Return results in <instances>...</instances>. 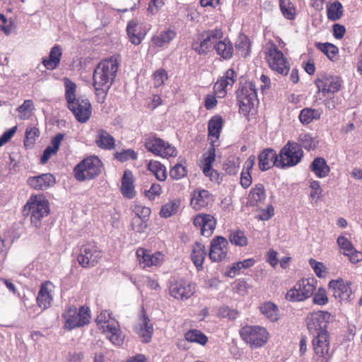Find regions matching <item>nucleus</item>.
I'll use <instances>...</instances> for the list:
<instances>
[{
    "instance_id": "nucleus-45",
    "label": "nucleus",
    "mask_w": 362,
    "mask_h": 362,
    "mask_svg": "<svg viewBox=\"0 0 362 362\" xmlns=\"http://www.w3.org/2000/svg\"><path fill=\"white\" fill-rule=\"evenodd\" d=\"M259 310L264 317L271 322H276L279 318L277 305L270 301L264 303L259 307Z\"/></svg>"
},
{
    "instance_id": "nucleus-35",
    "label": "nucleus",
    "mask_w": 362,
    "mask_h": 362,
    "mask_svg": "<svg viewBox=\"0 0 362 362\" xmlns=\"http://www.w3.org/2000/svg\"><path fill=\"white\" fill-rule=\"evenodd\" d=\"M255 156H250L245 162L243 169L240 174V185L244 189H247L252 184V170L255 165Z\"/></svg>"
},
{
    "instance_id": "nucleus-24",
    "label": "nucleus",
    "mask_w": 362,
    "mask_h": 362,
    "mask_svg": "<svg viewBox=\"0 0 362 362\" xmlns=\"http://www.w3.org/2000/svg\"><path fill=\"white\" fill-rule=\"evenodd\" d=\"M54 288V285L50 281H45L40 285L36 298V302L39 308L46 310L51 306Z\"/></svg>"
},
{
    "instance_id": "nucleus-44",
    "label": "nucleus",
    "mask_w": 362,
    "mask_h": 362,
    "mask_svg": "<svg viewBox=\"0 0 362 362\" xmlns=\"http://www.w3.org/2000/svg\"><path fill=\"white\" fill-rule=\"evenodd\" d=\"M282 16L287 20L293 21L297 16L296 7L291 0H279Z\"/></svg>"
},
{
    "instance_id": "nucleus-40",
    "label": "nucleus",
    "mask_w": 362,
    "mask_h": 362,
    "mask_svg": "<svg viewBox=\"0 0 362 362\" xmlns=\"http://www.w3.org/2000/svg\"><path fill=\"white\" fill-rule=\"evenodd\" d=\"M266 198L265 188L263 184H256L250 191L248 202L252 206H257Z\"/></svg>"
},
{
    "instance_id": "nucleus-39",
    "label": "nucleus",
    "mask_w": 362,
    "mask_h": 362,
    "mask_svg": "<svg viewBox=\"0 0 362 362\" xmlns=\"http://www.w3.org/2000/svg\"><path fill=\"white\" fill-rule=\"evenodd\" d=\"M327 18L330 21H337L344 15V7L341 2L334 1L329 2L326 6Z\"/></svg>"
},
{
    "instance_id": "nucleus-7",
    "label": "nucleus",
    "mask_w": 362,
    "mask_h": 362,
    "mask_svg": "<svg viewBox=\"0 0 362 362\" xmlns=\"http://www.w3.org/2000/svg\"><path fill=\"white\" fill-rule=\"evenodd\" d=\"M103 167V163L98 156H88L74 167V177L79 182L93 180L101 173Z\"/></svg>"
},
{
    "instance_id": "nucleus-60",
    "label": "nucleus",
    "mask_w": 362,
    "mask_h": 362,
    "mask_svg": "<svg viewBox=\"0 0 362 362\" xmlns=\"http://www.w3.org/2000/svg\"><path fill=\"white\" fill-rule=\"evenodd\" d=\"M240 163L238 159H228L223 164V169L228 175H235L239 170Z\"/></svg>"
},
{
    "instance_id": "nucleus-50",
    "label": "nucleus",
    "mask_w": 362,
    "mask_h": 362,
    "mask_svg": "<svg viewBox=\"0 0 362 362\" xmlns=\"http://www.w3.org/2000/svg\"><path fill=\"white\" fill-rule=\"evenodd\" d=\"M298 144L301 148H304L305 150L310 151L316 148L317 141L311 136L310 134L303 133L300 134L298 139Z\"/></svg>"
},
{
    "instance_id": "nucleus-55",
    "label": "nucleus",
    "mask_w": 362,
    "mask_h": 362,
    "mask_svg": "<svg viewBox=\"0 0 362 362\" xmlns=\"http://www.w3.org/2000/svg\"><path fill=\"white\" fill-rule=\"evenodd\" d=\"M257 102H258V100H251L250 98H237L239 111L245 116L250 114Z\"/></svg>"
},
{
    "instance_id": "nucleus-28",
    "label": "nucleus",
    "mask_w": 362,
    "mask_h": 362,
    "mask_svg": "<svg viewBox=\"0 0 362 362\" xmlns=\"http://www.w3.org/2000/svg\"><path fill=\"white\" fill-rule=\"evenodd\" d=\"M100 331L107 336V339L114 345L121 346L123 344L124 337L117 320H111L110 324L106 325Z\"/></svg>"
},
{
    "instance_id": "nucleus-13",
    "label": "nucleus",
    "mask_w": 362,
    "mask_h": 362,
    "mask_svg": "<svg viewBox=\"0 0 362 362\" xmlns=\"http://www.w3.org/2000/svg\"><path fill=\"white\" fill-rule=\"evenodd\" d=\"M331 315L327 311H317L310 313L306 318L308 329L310 334L317 335L328 332L327 326Z\"/></svg>"
},
{
    "instance_id": "nucleus-6",
    "label": "nucleus",
    "mask_w": 362,
    "mask_h": 362,
    "mask_svg": "<svg viewBox=\"0 0 362 362\" xmlns=\"http://www.w3.org/2000/svg\"><path fill=\"white\" fill-rule=\"evenodd\" d=\"M62 317L64 320L63 328L71 331L88 325L91 319V313L86 305H82L78 309L75 306H69L64 310Z\"/></svg>"
},
{
    "instance_id": "nucleus-42",
    "label": "nucleus",
    "mask_w": 362,
    "mask_h": 362,
    "mask_svg": "<svg viewBox=\"0 0 362 362\" xmlns=\"http://www.w3.org/2000/svg\"><path fill=\"white\" fill-rule=\"evenodd\" d=\"M147 170L153 174L156 178L160 182L165 181L167 178L165 166L158 160H150L147 165Z\"/></svg>"
},
{
    "instance_id": "nucleus-30",
    "label": "nucleus",
    "mask_w": 362,
    "mask_h": 362,
    "mask_svg": "<svg viewBox=\"0 0 362 362\" xmlns=\"http://www.w3.org/2000/svg\"><path fill=\"white\" fill-rule=\"evenodd\" d=\"M95 144L103 150H112L115 148V139L104 129H98L95 134Z\"/></svg>"
},
{
    "instance_id": "nucleus-38",
    "label": "nucleus",
    "mask_w": 362,
    "mask_h": 362,
    "mask_svg": "<svg viewBox=\"0 0 362 362\" xmlns=\"http://www.w3.org/2000/svg\"><path fill=\"white\" fill-rule=\"evenodd\" d=\"M310 168L319 178L327 177L330 172L329 166L327 164L325 159L322 157L315 158L313 160Z\"/></svg>"
},
{
    "instance_id": "nucleus-54",
    "label": "nucleus",
    "mask_w": 362,
    "mask_h": 362,
    "mask_svg": "<svg viewBox=\"0 0 362 362\" xmlns=\"http://www.w3.org/2000/svg\"><path fill=\"white\" fill-rule=\"evenodd\" d=\"M115 320L116 319L112 317V313L108 310H103L97 316L95 322L98 329L100 330L101 329L105 328L106 325H110L111 320Z\"/></svg>"
},
{
    "instance_id": "nucleus-11",
    "label": "nucleus",
    "mask_w": 362,
    "mask_h": 362,
    "mask_svg": "<svg viewBox=\"0 0 362 362\" xmlns=\"http://www.w3.org/2000/svg\"><path fill=\"white\" fill-rule=\"evenodd\" d=\"M240 336L252 349H257L267 343L269 334L263 327L246 325L240 329Z\"/></svg>"
},
{
    "instance_id": "nucleus-3",
    "label": "nucleus",
    "mask_w": 362,
    "mask_h": 362,
    "mask_svg": "<svg viewBox=\"0 0 362 362\" xmlns=\"http://www.w3.org/2000/svg\"><path fill=\"white\" fill-rule=\"evenodd\" d=\"M65 98L68 108L76 119L81 123L86 122L92 115V106L87 98H76V85L68 78H64Z\"/></svg>"
},
{
    "instance_id": "nucleus-17",
    "label": "nucleus",
    "mask_w": 362,
    "mask_h": 362,
    "mask_svg": "<svg viewBox=\"0 0 362 362\" xmlns=\"http://www.w3.org/2000/svg\"><path fill=\"white\" fill-rule=\"evenodd\" d=\"M342 83L343 81L340 77L326 74L319 75L315 81L318 91L322 92L323 95L339 92L341 88Z\"/></svg>"
},
{
    "instance_id": "nucleus-18",
    "label": "nucleus",
    "mask_w": 362,
    "mask_h": 362,
    "mask_svg": "<svg viewBox=\"0 0 362 362\" xmlns=\"http://www.w3.org/2000/svg\"><path fill=\"white\" fill-rule=\"evenodd\" d=\"M351 282L341 278L332 279L329 283V287L332 291L333 296L340 302H349L354 298L351 289Z\"/></svg>"
},
{
    "instance_id": "nucleus-21",
    "label": "nucleus",
    "mask_w": 362,
    "mask_h": 362,
    "mask_svg": "<svg viewBox=\"0 0 362 362\" xmlns=\"http://www.w3.org/2000/svg\"><path fill=\"white\" fill-rule=\"evenodd\" d=\"M214 202V196L208 190L197 187L190 193V206L196 211L208 207Z\"/></svg>"
},
{
    "instance_id": "nucleus-16",
    "label": "nucleus",
    "mask_w": 362,
    "mask_h": 362,
    "mask_svg": "<svg viewBox=\"0 0 362 362\" xmlns=\"http://www.w3.org/2000/svg\"><path fill=\"white\" fill-rule=\"evenodd\" d=\"M228 240L221 235L214 236L210 242L209 257L213 262H220L227 258L228 252Z\"/></svg>"
},
{
    "instance_id": "nucleus-36",
    "label": "nucleus",
    "mask_w": 362,
    "mask_h": 362,
    "mask_svg": "<svg viewBox=\"0 0 362 362\" xmlns=\"http://www.w3.org/2000/svg\"><path fill=\"white\" fill-rule=\"evenodd\" d=\"M237 98H250L251 100H257L255 83L252 81L240 83L236 90Z\"/></svg>"
},
{
    "instance_id": "nucleus-48",
    "label": "nucleus",
    "mask_w": 362,
    "mask_h": 362,
    "mask_svg": "<svg viewBox=\"0 0 362 362\" xmlns=\"http://www.w3.org/2000/svg\"><path fill=\"white\" fill-rule=\"evenodd\" d=\"M228 239L231 244L240 247L247 245L248 240L245 232L240 230H233L230 233Z\"/></svg>"
},
{
    "instance_id": "nucleus-43",
    "label": "nucleus",
    "mask_w": 362,
    "mask_h": 362,
    "mask_svg": "<svg viewBox=\"0 0 362 362\" xmlns=\"http://www.w3.org/2000/svg\"><path fill=\"white\" fill-rule=\"evenodd\" d=\"M185 339L190 343H197L205 346L209 341L208 337L199 329H192L185 333Z\"/></svg>"
},
{
    "instance_id": "nucleus-49",
    "label": "nucleus",
    "mask_w": 362,
    "mask_h": 362,
    "mask_svg": "<svg viewBox=\"0 0 362 362\" xmlns=\"http://www.w3.org/2000/svg\"><path fill=\"white\" fill-rule=\"evenodd\" d=\"M34 110V103L32 100H25L23 103L20 105L16 111L19 113V118L22 120L30 119Z\"/></svg>"
},
{
    "instance_id": "nucleus-29",
    "label": "nucleus",
    "mask_w": 362,
    "mask_h": 362,
    "mask_svg": "<svg viewBox=\"0 0 362 362\" xmlns=\"http://www.w3.org/2000/svg\"><path fill=\"white\" fill-rule=\"evenodd\" d=\"M134 182L135 179L132 172L126 170L121 179L120 187V192L124 198L130 199L136 196Z\"/></svg>"
},
{
    "instance_id": "nucleus-20",
    "label": "nucleus",
    "mask_w": 362,
    "mask_h": 362,
    "mask_svg": "<svg viewBox=\"0 0 362 362\" xmlns=\"http://www.w3.org/2000/svg\"><path fill=\"white\" fill-rule=\"evenodd\" d=\"M134 330L143 343L147 344L151 341L153 334V326L144 308H141L138 323L134 326Z\"/></svg>"
},
{
    "instance_id": "nucleus-1",
    "label": "nucleus",
    "mask_w": 362,
    "mask_h": 362,
    "mask_svg": "<svg viewBox=\"0 0 362 362\" xmlns=\"http://www.w3.org/2000/svg\"><path fill=\"white\" fill-rule=\"evenodd\" d=\"M214 48L217 55L223 59H230L233 56V45L228 37L223 36L221 28H216L205 31L200 43H194L192 48L199 54L208 53Z\"/></svg>"
},
{
    "instance_id": "nucleus-41",
    "label": "nucleus",
    "mask_w": 362,
    "mask_h": 362,
    "mask_svg": "<svg viewBox=\"0 0 362 362\" xmlns=\"http://www.w3.org/2000/svg\"><path fill=\"white\" fill-rule=\"evenodd\" d=\"M322 111L320 109L305 107L301 110L298 118L303 124H308L314 120L320 119Z\"/></svg>"
},
{
    "instance_id": "nucleus-14",
    "label": "nucleus",
    "mask_w": 362,
    "mask_h": 362,
    "mask_svg": "<svg viewBox=\"0 0 362 362\" xmlns=\"http://www.w3.org/2000/svg\"><path fill=\"white\" fill-rule=\"evenodd\" d=\"M195 290L196 284L194 283L180 279L170 283L169 294L177 300H185L194 294Z\"/></svg>"
},
{
    "instance_id": "nucleus-52",
    "label": "nucleus",
    "mask_w": 362,
    "mask_h": 362,
    "mask_svg": "<svg viewBox=\"0 0 362 362\" xmlns=\"http://www.w3.org/2000/svg\"><path fill=\"white\" fill-rule=\"evenodd\" d=\"M180 204L175 201H170L164 204L160 211V216L163 218H169L178 211Z\"/></svg>"
},
{
    "instance_id": "nucleus-56",
    "label": "nucleus",
    "mask_w": 362,
    "mask_h": 362,
    "mask_svg": "<svg viewBox=\"0 0 362 362\" xmlns=\"http://www.w3.org/2000/svg\"><path fill=\"white\" fill-rule=\"evenodd\" d=\"M114 156L115 158L119 162H125L129 160H136L138 157L136 152L130 148L116 152Z\"/></svg>"
},
{
    "instance_id": "nucleus-57",
    "label": "nucleus",
    "mask_w": 362,
    "mask_h": 362,
    "mask_svg": "<svg viewBox=\"0 0 362 362\" xmlns=\"http://www.w3.org/2000/svg\"><path fill=\"white\" fill-rule=\"evenodd\" d=\"M187 171L185 166L176 164L170 170V176L173 180H180L187 175Z\"/></svg>"
},
{
    "instance_id": "nucleus-62",
    "label": "nucleus",
    "mask_w": 362,
    "mask_h": 362,
    "mask_svg": "<svg viewBox=\"0 0 362 362\" xmlns=\"http://www.w3.org/2000/svg\"><path fill=\"white\" fill-rule=\"evenodd\" d=\"M165 0H151L148 3L147 11L152 16L157 14L165 6Z\"/></svg>"
},
{
    "instance_id": "nucleus-4",
    "label": "nucleus",
    "mask_w": 362,
    "mask_h": 362,
    "mask_svg": "<svg viewBox=\"0 0 362 362\" xmlns=\"http://www.w3.org/2000/svg\"><path fill=\"white\" fill-rule=\"evenodd\" d=\"M49 214V204L43 194H31L22 209L24 217H30V223L36 228L42 225V221Z\"/></svg>"
},
{
    "instance_id": "nucleus-15",
    "label": "nucleus",
    "mask_w": 362,
    "mask_h": 362,
    "mask_svg": "<svg viewBox=\"0 0 362 362\" xmlns=\"http://www.w3.org/2000/svg\"><path fill=\"white\" fill-rule=\"evenodd\" d=\"M136 256L140 267L143 269L160 267L165 260V255L161 252L153 253L151 250L144 247L137 248Z\"/></svg>"
},
{
    "instance_id": "nucleus-64",
    "label": "nucleus",
    "mask_w": 362,
    "mask_h": 362,
    "mask_svg": "<svg viewBox=\"0 0 362 362\" xmlns=\"http://www.w3.org/2000/svg\"><path fill=\"white\" fill-rule=\"evenodd\" d=\"M131 226L133 230L136 233H143L147 228L146 220L139 217H134L132 219Z\"/></svg>"
},
{
    "instance_id": "nucleus-34",
    "label": "nucleus",
    "mask_w": 362,
    "mask_h": 362,
    "mask_svg": "<svg viewBox=\"0 0 362 362\" xmlns=\"http://www.w3.org/2000/svg\"><path fill=\"white\" fill-rule=\"evenodd\" d=\"M206 256L205 245L196 242L192 248L191 259L198 271L204 269L203 263Z\"/></svg>"
},
{
    "instance_id": "nucleus-53",
    "label": "nucleus",
    "mask_w": 362,
    "mask_h": 362,
    "mask_svg": "<svg viewBox=\"0 0 362 362\" xmlns=\"http://www.w3.org/2000/svg\"><path fill=\"white\" fill-rule=\"evenodd\" d=\"M40 136V130L37 127H28L26 129L24 145L27 148L32 147L35 143L36 138Z\"/></svg>"
},
{
    "instance_id": "nucleus-51",
    "label": "nucleus",
    "mask_w": 362,
    "mask_h": 362,
    "mask_svg": "<svg viewBox=\"0 0 362 362\" xmlns=\"http://www.w3.org/2000/svg\"><path fill=\"white\" fill-rule=\"evenodd\" d=\"M168 79V74L165 69H157L152 74V80L154 87L159 88L165 85Z\"/></svg>"
},
{
    "instance_id": "nucleus-5",
    "label": "nucleus",
    "mask_w": 362,
    "mask_h": 362,
    "mask_svg": "<svg viewBox=\"0 0 362 362\" xmlns=\"http://www.w3.org/2000/svg\"><path fill=\"white\" fill-rule=\"evenodd\" d=\"M264 59L269 67L282 76H287L291 66L288 57L273 41L266 43L264 48Z\"/></svg>"
},
{
    "instance_id": "nucleus-22",
    "label": "nucleus",
    "mask_w": 362,
    "mask_h": 362,
    "mask_svg": "<svg viewBox=\"0 0 362 362\" xmlns=\"http://www.w3.org/2000/svg\"><path fill=\"white\" fill-rule=\"evenodd\" d=\"M193 224L200 230L202 235L209 238L214 233L216 226V220L211 214H199L194 217Z\"/></svg>"
},
{
    "instance_id": "nucleus-12",
    "label": "nucleus",
    "mask_w": 362,
    "mask_h": 362,
    "mask_svg": "<svg viewBox=\"0 0 362 362\" xmlns=\"http://www.w3.org/2000/svg\"><path fill=\"white\" fill-rule=\"evenodd\" d=\"M103 257V252L95 242H88L80 248L77 261L83 268L95 267Z\"/></svg>"
},
{
    "instance_id": "nucleus-26",
    "label": "nucleus",
    "mask_w": 362,
    "mask_h": 362,
    "mask_svg": "<svg viewBox=\"0 0 362 362\" xmlns=\"http://www.w3.org/2000/svg\"><path fill=\"white\" fill-rule=\"evenodd\" d=\"M258 165L261 171H266L274 166L278 168L279 155L270 148L264 149L257 157Z\"/></svg>"
},
{
    "instance_id": "nucleus-2",
    "label": "nucleus",
    "mask_w": 362,
    "mask_h": 362,
    "mask_svg": "<svg viewBox=\"0 0 362 362\" xmlns=\"http://www.w3.org/2000/svg\"><path fill=\"white\" fill-rule=\"evenodd\" d=\"M118 67L117 58L112 56L99 62L94 70L93 85L98 95L100 93L103 94V100L115 81Z\"/></svg>"
},
{
    "instance_id": "nucleus-32",
    "label": "nucleus",
    "mask_w": 362,
    "mask_h": 362,
    "mask_svg": "<svg viewBox=\"0 0 362 362\" xmlns=\"http://www.w3.org/2000/svg\"><path fill=\"white\" fill-rule=\"evenodd\" d=\"M62 57V49L56 45L51 48L49 56L42 59V64L47 70H54L59 66Z\"/></svg>"
},
{
    "instance_id": "nucleus-46",
    "label": "nucleus",
    "mask_w": 362,
    "mask_h": 362,
    "mask_svg": "<svg viewBox=\"0 0 362 362\" xmlns=\"http://www.w3.org/2000/svg\"><path fill=\"white\" fill-rule=\"evenodd\" d=\"M315 47L323 52L331 61L337 60L339 49L334 45L329 42H316Z\"/></svg>"
},
{
    "instance_id": "nucleus-47",
    "label": "nucleus",
    "mask_w": 362,
    "mask_h": 362,
    "mask_svg": "<svg viewBox=\"0 0 362 362\" xmlns=\"http://www.w3.org/2000/svg\"><path fill=\"white\" fill-rule=\"evenodd\" d=\"M176 36V33L170 29L161 32L152 37V42L156 47H163L168 44Z\"/></svg>"
},
{
    "instance_id": "nucleus-63",
    "label": "nucleus",
    "mask_w": 362,
    "mask_h": 362,
    "mask_svg": "<svg viewBox=\"0 0 362 362\" xmlns=\"http://www.w3.org/2000/svg\"><path fill=\"white\" fill-rule=\"evenodd\" d=\"M337 243L343 255L350 252L354 248L351 242L346 237L341 235L337 238Z\"/></svg>"
},
{
    "instance_id": "nucleus-8",
    "label": "nucleus",
    "mask_w": 362,
    "mask_h": 362,
    "mask_svg": "<svg viewBox=\"0 0 362 362\" xmlns=\"http://www.w3.org/2000/svg\"><path fill=\"white\" fill-rule=\"evenodd\" d=\"M317 288L315 278H303L299 279L285 295V298L290 302H302L313 296Z\"/></svg>"
},
{
    "instance_id": "nucleus-61",
    "label": "nucleus",
    "mask_w": 362,
    "mask_h": 362,
    "mask_svg": "<svg viewBox=\"0 0 362 362\" xmlns=\"http://www.w3.org/2000/svg\"><path fill=\"white\" fill-rule=\"evenodd\" d=\"M313 302L316 305H323L328 303V298L325 288H320L317 292L313 293Z\"/></svg>"
},
{
    "instance_id": "nucleus-19",
    "label": "nucleus",
    "mask_w": 362,
    "mask_h": 362,
    "mask_svg": "<svg viewBox=\"0 0 362 362\" xmlns=\"http://www.w3.org/2000/svg\"><path fill=\"white\" fill-rule=\"evenodd\" d=\"M237 80V73L233 69H228L223 76L214 85V93L219 98H224L228 90H230Z\"/></svg>"
},
{
    "instance_id": "nucleus-25",
    "label": "nucleus",
    "mask_w": 362,
    "mask_h": 362,
    "mask_svg": "<svg viewBox=\"0 0 362 362\" xmlns=\"http://www.w3.org/2000/svg\"><path fill=\"white\" fill-rule=\"evenodd\" d=\"M27 185L33 189L44 191L55 184V177L50 173L30 176Z\"/></svg>"
},
{
    "instance_id": "nucleus-31",
    "label": "nucleus",
    "mask_w": 362,
    "mask_h": 362,
    "mask_svg": "<svg viewBox=\"0 0 362 362\" xmlns=\"http://www.w3.org/2000/svg\"><path fill=\"white\" fill-rule=\"evenodd\" d=\"M216 147L210 146L208 151L203 154L201 165L203 173L206 176L210 177L211 180H213L214 175H218L216 171L212 169V163L214 162L216 157Z\"/></svg>"
},
{
    "instance_id": "nucleus-27",
    "label": "nucleus",
    "mask_w": 362,
    "mask_h": 362,
    "mask_svg": "<svg viewBox=\"0 0 362 362\" xmlns=\"http://www.w3.org/2000/svg\"><path fill=\"white\" fill-rule=\"evenodd\" d=\"M312 346L315 355L332 356L330 351V340L329 332L313 335Z\"/></svg>"
},
{
    "instance_id": "nucleus-10",
    "label": "nucleus",
    "mask_w": 362,
    "mask_h": 362,
    "mask_svg": "<svg viewBox=\"0 0 362 362\" xmlns=\"http://www.w3.org/2000/svg\"><path fill=\"white\" fill-rule=\"evenodd\" d=\"M144 146L148 151L156 156L168 158L177 156L175 147L158 137L156 134L146 135Z\"/></svg>"
},
{
    "instance_id": "nucleus-58",
    "label": "nucleus",
    "mask_w": 362,
    "mask_h": 362,
    "mask_svg": "<svg viewBox=\"0 0 362 362\" xmlns=\"http://www.w3.org/2000/svg\"><path fill=\"white\" fill-rule=\"evenodd\" d=\"M309 264L313 268L316 276H317L320 278L326 276L327 268L323 263L317 262L315 259L311 258L309 259Z\"/></svg>"
},
{
    "instance_id": "nucleus-9",
    "label": "nucleus",
    "mask_w": 362,
    "mask_h": 362,
    "mask_svg": "<svg viewBox=\"0 0 362 362\" xmlns=\"http://www.w3.org/2000/svg\"><path fill=\"white\" fill-rule=\"evenodd\" d=\"M278 155V168L282 169L297 165L301 161L304 153L297 142L288 141Z\"/></svg>"
},
{
    "instance_id": "nucleus-37",
    "label": "nucleus",
    "mask_w": 362,
    "mask_h": 362,
    "mask_svg": "<svg viewBox=\"0 0 362 362\" xmlns=\"http://www.w3.org/2000/svg\"><path fill=\"white\" fill-rule=\"evenodd\" d=\"M64 137V135L63 134L59 133L52 139L51 145L44 150L43 154L41 156L40 162L42 164L46 163L53 155L57 153Z\"/></svg>"
},
{
    "instance_id": "nucleus-59",
    "label": "nucleus",
    "mask_w": 362,
    "mask_h": 362,
    "mask_svg": "<svg viewBox=\"0 0 362 362\" xmlns=\"http://www.w3.org/2000/svg\"><path fill=\"white\" fill-rule=\"evenodd\" d=\"M144 196L149 200L153 201L162 194V187L158 183H153L149 189L145 190Z\"/></svg>"
},
{
    "instance_id": "nucleus-23",
    "label": "nucleus",
    "mask_w": 362,
    "mask_h": 362,
    "mask_svg": "<svg viewBox=\"0 0 362 362\" xmlns=\"http://www.w3.org/2000/svg\"><path fill=\"white\" fill-rule=\"evenodd\" d=\"M224 121L219 115H215L211 117L207 124V139L210 146H218L219 139L223 127Z\"/></svg>"
},
{
    "instance_id": "nucleus-33",
    "label": "nucleus",
    "mask_w": 362,
    "mask_h": 362,
    "mask_svg": "<svg viewBox=\"0 0 362 362\" xmlns=\"http://www.w3.org/2000/svg\"><path fill=\"white\" fill-rule=\"evenodd\" d=\"M127 32L131 42L136 45L141 42L146 34L142 26L134 21L128 23Z\"/></svg>"
}]
</instances>
